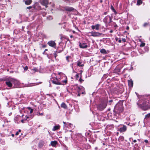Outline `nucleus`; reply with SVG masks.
Instances as JSON below:
<instances>
[{"label":"nucleus","mask_w":150,"mask_h":150,"mask_svg":"<svg viewBox=\"0 0 150 150\" xmlns=\"http://www.w3.org/2000/svg\"><path fill=\"white\" fill-rule=\"evenodd\" d=\"M141 101L142 103H137V104L140 105L143 110H146L150 108V101L147 100H143Z\"/></svg>","instance_id":"obj_1"},{"label":"nucleus","mask_w":150,"mask_h":150,"mask_svg":"<svg viewBox=\"0 0 150 150\" xmlns=\"http://www.w3.org/2000/svg\"><path fill=\"white\" fill-rule=\"evenodd\" d=\"M6 85L9 87H11L13 84L14 79L12 78H9L6 80Z\"/></svg>","instance_id":"obj_2"},{"label":"nucleus","mask_w":150,"mask_h":150,"mask_svg":"<svg viewBox=\"0 0 150 150\" xmlns=\"http://www.w3.org/2000/svg\"><path fill=\"white\" fill-rule=\"evenodd\" d=\"M115 108L119 110L120 112H122L123 110L122 104L121 103H118L115 105Z\"/></svg>","instance_id":"obj_3"},{"label":"nucleus","mask_w":150,"mask_h":150,"mask_svg":"<svg viewBox=\"0 0 150 150\" xmlns=\"http://www.w3.org/2000/svg\"><path fill=\"white\" fill-rule=\"evenodd\" d=\"M91 36L94 37H97L100 36L102 34L98 32H92L90 33Z\"/></svg>","instance_id":"obj_4"},{"label":"nucleus","mask_w":150,"mask_h":150,"mask_svg":"<svg viewBox=\"0 0 150 150\" xmlns=\"http://www.w3.org/2000/svg\"><path fill=\"white\" fill-rule=\"evenodd\" d=\"M106 106L107 104L106 103H105L103 104L99 105L98 107V108L100 110H102L106 108Z\"/></svg>","instance_id":"obj_5"},{"label":"nucleus","mask_w":150,"mask_h":150,"mask_svg":"<svg viewBox=\"0 0 150 150\" xmlns=\"http://www.w3.org/2000/svg\"><path fill=\"white\" fill-rule=\"evenodd\" d=\"M40 3L42 5L45 6L46 8L47 7V5L48 3L47 0H41Z\"/></svg>","instance_id":"obj_6"},{"label":"nucleus","mask_w":150,"mask_h":150,"mask_svg":"<svg viewBox=\"0 0 150 150\" xmlns=\"http://www.w3.org/2000/svg\"><path fill=\"white\" fill-rule=\"evenodd\" d=\"M126 129L127 127L125 125H124L122 127L118 129V131L120 132H124L126 131Z\"/></svg>","instance_id":"obj_7"},{"label":"nucleus","mask_w":150,"mask_h":150,"mask_svg":"<svg viewBox=\"0 0 150 150\" xmlns=\"http://www.w3.org/2000/svg\"><path fill=\"white\" fill-rule=\"evenodd\" d=\"M100 26V25L99 24H97L95 25H92L91 27L92 29L93 30L96 29V30H98L99 29Z\"/></svg>","instance_id":"obj_8"},{"label":"nucleus","mask_w":150,"mask_h":150,"mask_svg":"<svg viewBox=\"0 0 150 150\" xmlns=\"http://www.w3.org/2000/svg\"><path fill=\"white\" fill-rule=\"evenodd\" d=\"M80 47L82 48H85L87 47V45L85 43H83L82 44L81 43H79Z\"/></svg>","instance_id":"obj_9"},{"label":"nucleus","mask_w":150,"mask_h":150,"mask_svg":"<svg viewBox=\"0 0 150 150\" xmlns=\"http://www.w3.org/2000/svg\"><path fill=\"white\" fill-rule=\"evenodd\" d=\"M48 45L50 46L54 47L55 45V43L52 41H49L48 42Z\"/></svg>","instance_id":"obj_10"},{"label":"nucleus","mask_w":150,"mask_h":150,"mask_svg":"<svg viewBox=\"0 0 150 150\" xmlns=\"http://www.w3.org/2000/svg\"><path fill=\"white\" fill-rule=\"evenodd\" d=\"M63 123L64 124V127H67V125H69V127L70 128H72L73 127V125L71 123H69L68 122L66 123L65 122H63Z\"/></svg>","instance_id":"obj_11"},{"label":"nucleus","mask_w":150,"mask_h":150,"mask_svg":"<svg viewBox=\"0 0 150 150\" xmlns=\"http://www.w3.org/2000/svg\"><path fill=\"white\" fill-rule=\"evenodd\" d=\"M13 84L15 85V87H17L19 84V82L18 80L14 79V81H13Z\"/></svg>","instance_id":"obj_12"},{"label":"nucleus","mask_w":150,"mask_h":150,"mask_svg":"<svg viewBox=\"0 0 150 150\" xmlns=\"http://www.w3.org/2000/svg\"><path fill=\"white\" fill-rule=\"evenodd\" d=\"M128 85L129 87H132L133 86V81L131 80H128Z\"/></svg>","instance_id":"obj_13"},{"label":"nucleus","mask_w":150,"mask_h":150,"mask_svg":"<svg viewBox=\"0 0 150 150\" xmlns=\"http://www.w3.org/2000/svg\"><path fill=\"white\" fill-rule=\"evenodd\" d=\"M32 2V0H26L25 1V3L26 4L29 5Z\"/></svg>","instance_id":"obj_14"},{"label":"nucleus","mask_w":150,"mask_h":150,"mask_svg":"<svg viewBox=\"0 0 150 150\" xmlns=\"http://www.w3.org/2000/svg\"><path fill=\"white\" fill-rule=\"evenodd\" d=\"M57 144V142L56 141H51V144L52 146H55Z\"/></svg>","instance_id":"obj_15"},{"label":"nucleus","mask_w":150,"mask_h":150,"mask_svg":"<svg viewBox=\"0 0 150 150\" xmlns=\"http://www.w3.org/2000/svg\"><path fill=\"white\" fill-rule=\"evenodd\" d=\"M61 107L66 109L67 108V106L64 103H63L61 105Z\"/></svg>","instance_id":"obj_16"},{"label":"nucleus","mask_w":150,"mask_h":150,"mask_svg":"<svg viewBox=\"0 0 150 150\" xmlns=\"http://www.w3.org/2000/svg\"><path fill=\"white\" fill-rule=\"evenodd\" d=\"M100 52L101 53L106 54L107 53V52L106 50L104 49H103L100 50Z\"/></svg>","instance_id":"obj_17"},{"label":"nucleus","mask_w":150,"mask_h":150,"mask_svg":"<svg viewBox=\"0 0 150 150\" xmlns=\"http://www.w3.org/2000/svg\"><path fill=\"white\" fill-rule=\"evenodd\" d=\"M59 128V126H54V127L52 129L53 131H55L57 129H58Z\"/></svg>","instance_id":"obj_18"},{"label":"nucleus","mask_w":150,"mask_h":150,"mask_svg":"<svg viewBox=\"0 0 150 150\" xmlns=\"http://www.w3.org/2000/svg\"><path fill=\"white\" fill-rule=\"evenodd\" d=\"M110 8H111V9L114 12V13H115V14H117V12L114 9V7H113V6H112V5L111 6Z\"/></svg>","instance_id":"obj_19"},{"label":"nucleus","mask_w":150,"mask_h":150,"mask_svg":"<svg viewBox=\"0 0 150 150\" xmlns=\"http://www.w3.org/2000/svg\"><path fill=\"white\" fill-rule=\"evenodd\" d=\"M65 9L69 11H71L73 10V8L71 7H67Z\"/></svg>","instance_id":"obj_20"},{"label":"nucleus","mask_w":150,"mask_h":150,"mask_svg":"<svg viewBox=\"0 0 150 150\" xmlns=\"http://www.w3.org/2000/svg\"><path fill=\"white\" fill-rule=\"evenodd\" d=\"M142 3V1L141 0H137V4L138 5H140Z\"/></svg>","instance_id":"obj_21"},{"label":"nucleus","mask_w":150,"mask_h":150,"mask_svg":"<svg viewBox=\"0 0 150 150\" xmlns=\"http://www.w3.org/2000/svg\"><path fill=\"white\" fill-rule=\"evenodd\" d=\"M77 65L80 67H82L83 66V64H82L81 63L79 62H78Z\"/></svg>","instance_id":"obj_22"},{"label":"nucleus","mask_w":150,"mask_h":150,"mask_svg":"<svg viewBox=\"0 0 150 150\" xmlns=\"http://www.w3.org/2000/svg\"><path fill=\"white\" fill-rule=\"evenodd\" d=\"M53 83L55 84H57V85H59L60 84V83L59 82H56V81H52Z\"/></svg>","instance_id":"obj_23"},{"label":"nucleus","mask_w":150,"mask_h":150,"mask_svg":"<svg viewBox=\"0 0 150 150\" xmlns=\"http://www.w3.org/2000/svg\"><path fill=\"white\" fill-rule=\"evenodd\" d=\"M28 108L29 110H30V114L32 113L33 111V109H31L30 107H28Z\"/></svg>","instance_id":"obj_24"},{"label":"nucleus","mask_w":150,"mask_h":150,"mask_svg":"<svg viewBox=\"0 0 150 150\" xmlns=\"http://www.w3.org/2000/svg\"><path fill=\"white\" fill-rule=\"evenodd\" d=\"M145 43H142L140 45V47H143L145 46Z\"/></svg>","instance_id":"obj_25"},{"label":"nucleus","mask_w":150,"mask_h":150,"mask_svg":"<svg viewBox=\"0 0 150 150\" xmlns=\"http://www.w3.org/2000/svg\"><path fill=\"white\" fill-rule=\"evenodd\" d=\"M150 117V113L147 114L146 115L145 118H149Z\"/></svg>","instance_id":"obj_26"},{"label":"nucleus","mask_w":150,"mask_h":150,"mask_svg":"<svg viewBox=\"0 0 150 150\" xmlns=\"http://www.w3.org/2000/svg\"><path fill=\"white\" fill-rule=\"evenodd\" d=\"M59 75H62V76H64V77L66 78V79H67V77H66L65 76V74H62V73H59Z\"/></svg>","instance_id":"obj_27"},{"label":"nucleus","mask_w":150,"mask_h":150,"mask_svg":"<svg viewBox=\"0 0 150 150\" xmlns=\"http://www.w3.org/2000/svg\"><path fill=\"white\" fill-rule=\"evenodd\" d=\"M62 82L63 83H64L65 84H66L67 82V80L66 79L65 80L62 81Z\"/></svg>","instance_id":"obj_28"},{"label":"nucleus","mask_w":150,"mask_h":150,"mask_svg":"<svg viewBox=\"0 0 150 150\" xmlns=\"http://www.w3.org/2000/svg\"><path fill=\"white\" fill-rule=\"evenodd\" d=\"M148 24H149L148 23H144V24L143 25V26L144 27H145L147 25H148Z\"/></svg>","instance_id":"obj_29"},{"label":"nucleus","mask_w":150,"mask_h":150,"mask_svg":"<svg viewBox=\"0 0 150 150\" xmlns=\"http://www.w3.org/2000/svg\"><path fill=\"white\" fill-rule=\"evenodd\" d=\"M39 115H43V113H38Z\"/></svg>","instance_id":"obj_30"},{"label":"nucleus","mask_w":150,"mask_h":150,"mask_svg":"<svg viewBox=\"0 0 150 150\" xmlns=\"http://www.w3.org/2000/svg\"><path fill=\"white\" fill-rule=\"evenodd\" d=\"M122 41H123V42H125L126 41V40L125 38H123L122 39Z\"/></svg>","instance_id":"obj_31"},{"label":"nucleus","mask_w":150,"mask_h":150,"mask_svg":"<svg viewBox=\"0 0 150 150\" xmlns=\"http://www.w3.org/2000/svg\"><path fill=\"white\" fill-rule=\"evenodd\" d=\"M29 118V117L27 116H25V120H26L27 119Z\"/></svg>","instance_id":"obj_32"},{"label":"nucleus","mask_w":150,"mask_h":150,"mask_svg":"<svg viewBox=\"0 0 150 150\" xmlns=\"http://www.w3.org/2000/svg\"><path fill=\"white\" fill-rule=\"evenodd\" d=\"M24 70H26L28 69V67H27L26 66L24 68Z\"/></svg>","instance_id":"obj_33"},{"label":"nucleus","mask_w":150,"mask_h":150,"mask_svg":"<svg viewBox=\"0 0 150 150\" xmlns=\"http://www.w3.org/2000/svg\"><path fill=\"white\" fill-rule=\"evenodd\" d=\"M32 8L31 7V6H29V7H27V8H28V9H30V8Z\"/></svg>","instance_id":"obj_34"},{"label":"nucleus","mask_w":150,"mask_h":150,"mask_svg":"<svg viewBox=\"0 0 150 150\" xmlns=\"http://www.w3.org/2000/svg\"><path fill=\"white\" fill-rule=\"evenodd\" d=\"M144 142H146V143H147L148 142V141L147 140H146V139L145 140Z\"/></svg>","instance_id":"obj_35"},{"label":"nucleus","mask_w":150,"mask_h":150,"mask_svg":"<svg viewBox=\"0 0 150 150\" xmlns=\"http://www.w3.org/2000/svg\"><path fill=\"white\" fill-rule=\"evenodd\" d=\"M118 42H121V40H118Z\"/></svg>","instance_id":"obj_36"},{"label":"nucleus","mask_w":150,"mask_h":150,"mask_svg":"<svg viewBox=\"0 0 150 150\" xmlns=\"http://www.w3.org/2000/svg\"><path fill=\"white\" fill-rule=\"evenodd\" d=\"M24 120H21V122L22 123H24Z\"/></svg>","instance_id":"obj_37"},{"label":"nucleus","mask_w":150,"mask_h":150,"mask_svg":"<svg viewBox=\"0 0 150 150\" xmlns=\"http://www.w3.org/2000/svg\"><path fill=\"white\" fill-rule=\"evenodd\" d=\"M129 29V26H127L126 28V29L128 30Z\"/></svg>","instance_id":"obj_38"},{"label":"nucleus","mask_w":150,"mask_h":150,"mask_svg":"<svg viewBox=\"0 0 150 150\" xmlns=\"http://www.w3.org/2000/svg\"><path fill=\"white\" fill-rule=\"evenodd\" d=\"M18 132H16V135H18Z\"/></svg>","instance_id":"obj_39"},{"label":"nucleus","mask_w":150,"mask_h":150,"mask_svg":"<svg viewBox=\"0 0 150 150\" xmlns=\"http://www.w3.org/2000/svg\"><path fill=\"white\" fill-rule=\"evenodd\" d=\"M133 142L134 143L136 142H137V140L135 139H134L133 140Z\"/></svg>","instance_id":"obj_40"},{"label":"nucleus","mask_w":150,"mask_h":150,"mask_svg":"<svg viewBox=\"0 0 150 150\" xmlns=\"http://www.w3.org/2000/svg\"><path fill=\"white\" fill-rule=\"evenodd\" d=\"M76 76L77 77H79V75H78V74H76Z\"/></svg>","instance_id":"obj_41"},{"label":"nucleus","mask_w":150,"mask_h":150,"mask_svg":"<svg viewBox=\"0 0 150 150\" xmlns=\"http://www.w3.org/2000/svg\"><path fill=\"white\" fill-rule=\"evenodd\" d=\"M108 19V17H107V16L105 18L104 20L105 21V20L106 19Z\"/></svg>","instance_id":"obj_42"},{"label":"nucleus","mask_w":150,"mask_h":150,"mask_svg":"<svg viewBox=\"0 0 150 150\" xmlns=\"http://www.w3.org/2000/svg\"><path fill=\"white\" fill-rule=\"evenodd\" d=\"M79 81L81 82L82 81H83V80L81 79V78L79 79Z\"/></svg>","instance_id":"obj_43"},{"label":"nucleus","mask_w":150,"mask_h":150,"mask_svg":"<svg viewBox=\"0 0 150 150\" xmlns=\"http://www.w3.org/2000/svg\"><path fill=\"white\" fill-rule=\"evenodd\" d=\"M67 127H68V128H69V127H69V125H68L67 126Z\"/></svg>","instance_id":"obj_44"},{"label":"nucleus","mask_w":150,"mask_h":150,"mask_svg":"<svg viewBox=\"0 0 150 150\" xmlns=\"http://www.w3.org/2000/svg\"><path fill=\"white\" fill-rule=\"evenodd\" d=\"M73 36L72 35H71L70 36V37L71 38H73Z\"/></svg>","instance_id":"obj_45"},{"label":"nucleus","mask_w":150,"mask_h":150,"mask_svg":"<svg viewBox=\"0 0 150 150\" xmlns=\"http://www.w3.org/2000/svg\"><path fill=\"white\" fill-rule=\"evenodd\" d=\"M66 59H67L68 60V57H67Z\"/></svg>","instance_id":"obj_46"},{"label":"nucleus","mask_w":150,"mask_h":150,"mask_svg":"<svg viewBox=\"0 0 150 150\" xmlns=\"http://www.w3.org/2000/svg\"><path fill=\"white\" fill-rule=\"evenodd\" d=\"M73 33H75V31H73Z\"/></svg>","instance_id":"obj_47"},{"label":"nucleus","mask_w":150,"mask_h":150,"mask_svg":"<svg viewBox=\"0 0 150 150\" xmlns=\"http://www.w3.org/2000/svg\"><path fill=\"white\" fill-rule=\"evenodd\" d=\"M18 132H21V130H20V129H19V131H18Z\"/></svg>","instance_id":"obj_48"},{"label":"nucleus","mask_w":150,"mask_h":150,"mask_svg":"<svg viewBox=\"0 0 150 150\" xmlns=\"http://www.w3.org/2000/svg\"><path fill=\"white\" fill-rule=\"evenodd\" d=\"M104 14H105H105H107V13H106V12H105V13H104Z\"/></svg>","instance_id":"obj_49"},{"label":"nucleus","mask_w":150,"mask_h":150,"mask_svg":"<svg viewBox=\"0 0 150 150\" xmlns=\"http://www.w3.org/2000/svg\"><path fill=\"white\" fill-rule=\"evenodd\" d=\"M110 33H112V30H111V31H110Z\"/></svg>","instance_id":"obj_50"},{"label":"nucleus","mask_w":150,"mask_h":150,"mask_svg":"<svg viewBox=\"0 0 150 150\" xmlns=\"http://www.w3.org/2000/svg\"><path fill=\"white\" fill-rule=\"evenodd\" d=\"M83 93H84V92H82L81 93V94H83Z\"/></svg>","instance_id":"obj_51"},{"label":"nucleus","mask_w":150,"mask_h":150,"mask_svg":"<svg viewBox=\"0 0 150 150\" xmlns=\"http://www.w3.org/2000/svg\"><path fill=\"white\" fill-rule=\"evenodd\" d=\"M78 96H80V94H78Z\"/></svg>","instance_id":"obj_52"},{"label":"nucleus","mask_w":150,"mask_h":150,"mask_svg":"<svg viewBox=\"0 0 150 150\" xmlns=\"http://www.w3.org/2000/svg\"><path fill=\"white\" fill-rule=\"evenodd\" d=\"M112 100H110V102H112Z\"/></svg>","instance_id":"obj_53"},{"label":"nucleus","mask_w":150,"mask_h":150,"mask_svg":"<svg viewBox=\"0 0 150 150\" xmlns=\"http://www.w3.org/2000/svg\"><path fill=\"white\" fill-rule=\"evenodd\" d=\"M56 55H55V58H56Z\"/></svg>","instance_id":"obj_54"},{"label":"nucleus","mask_w":150,"mask_h":150,"mask_svg":"<svg viewBox=\"0 0 150 150\" xmlns=\"http://www.w3.org/2000/svg\"><path fill=\"white\" fill-rule=\"evenodd\" d=\"M47 49H45V51H47Z\"/></svg>","instance_id":"obj_55"},{"label":"nucleus","mask_w":150,"mask_h":150,"mask_svg":"<svg viewBox=\"0 0 150 150\" xmlns=\"http://www.w3.org/2000/svg\"><path fill=\"white\" fill-rule=\"evenodd\" d=\"M109 17V18H110V20H111V18H110V17Z\"/></svg>","instance_id":"obj_56"},{"label":"nucleus","mask_w":150,"mask_h":150,"mask_svg":"<svg viewBox=\"0 0 150 150\" xmlns=\"http://www.w3.org/2000/svg\"><path fill=\"white\" fill-rule=\"evenodd\" d=\"M12 136H14V135L13 134H12Z\"/></svg>","instance_id":"obj_57"},{"label":"nucleus","mask_w":150,"mask_h":150,"mask_svg":"<svg viewBox=\"0 0 150 150\" xmlns=\"http://www.w3.org/2000/svg\"><path fill=\"white\" fill-rule=\"evenodd\" d=\"M35 69H34V70L35 71Z\"/></svg>","instance_id":"obj_58"}]
</instances>
